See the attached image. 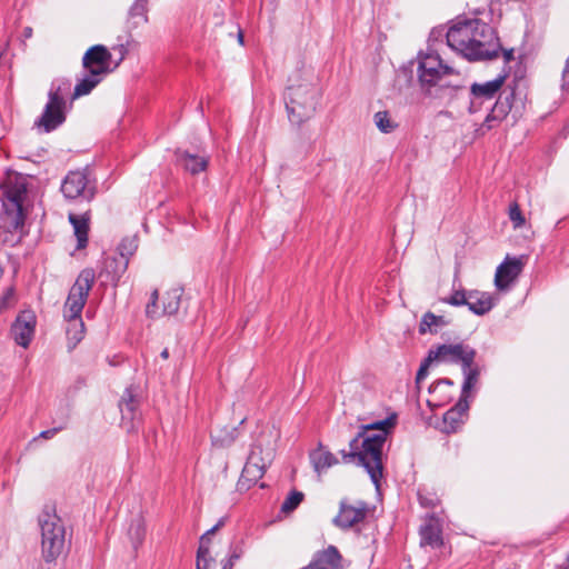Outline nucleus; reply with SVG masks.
<instances>
[{
	"mask_svg": "<svg viewBox=\"0 0 569 569\" xmlns=\"http://www.w3.org/2000/svg\"><path fill=\"white\" fill-rule=\"evenodd\" d=\"M569 74V58L566 60V64L562 71V80H566L567 76Z\"/></svg>",
	"mask_w": 569,
	"mask_h": 569,
	"instance_id": "nucleus-53",
	"label": "nucleus"
},
{
	"mask_svg": "<svg viewBox=\"0 0 569 569\" xmlns=\"http://www.w3.org/2000/svg\"><path fill=\"white\" fill-rule=\"evenodd\" d=\"M138 249L137 237H126L121 240L118 246V253L120 258H124L129 261L130 257L134 254Z\"/></svg>",
	"mask_w": 569,
	"mask_h": 569,
	"instance_id": "nucleus-35",
	"label": "nucleus"
},
{
	"mask_svg": "<svg viewBox=\"0 0 569 569\" xmlns=\"http://www.w3.org/2000/svg\"><path fill=\"white\" fill-rule=\"evenodd\" d=\"M433 397H435V401H436L435 406H443L452 399V397L450 395H445L443 390H441V389Z\"/></svg>",
	"mask_w": 569,
	"mask_h": 569,
	"instance_id": "nucleus-47",
	"label": "nucleus"
},
{
	"mask_svg": "<svg viewBox=\"0 0 569 569\" xmlns=\"http://www.w3.org/2000/svg\"><path fill=\"white\" fill-rule=\"evenodd\" d=\"M60 190L67 200H86L90 202L97 193V186L86 170L69 171L61 182Z\"/></svg>",
	"mask_w": 569,
	"mask_h": 569,
	"instance_id": "nucleus-8",
	"label": "nucleus"
},
{
	"mask_svg": "<svg viewBox=\"0 0 569 569\" xmlns=\"http://www.w3.org/2000/svg\"><path fill=\"white\" fill-rule=\"evenodd\" d=\"M463 373V382L461 387L460 398L468 400L472 389L477 386L480 377V367L473 361H469L468 365L461 367Z\"/></svg>",
	"mask_w": 569,
	"mask_h": 569,
	"instance_id": "nucleus-25",
	"label": "nucleus"
},
{
	"mask_svg": "<svg viewBox=\"0 0 569 569\" xmlns=\"http://www.w3.org/2000/svg\"><path fill=\"white\" fill-rule=\"evenodd\" d=\"M523 268L521 258L509 256L498 266L495 274V286L498 290H507L520 276Z\"/></svg>",
	"mask_w": 569,
	"mask_h": 569,
	"instance_id": "nucleus-16",
	"label": "nucleus"
},
{
	"mask_svg": "<svg viewBox=\"0 0 569 569\" xmlns=\"http://www.w3.org/2000/svg\"><path fill=\"white\" fill-rule=\"evenodd\" d=\"M96 280V272L92 268L83 269L71 287L67 297L63 317L64 319L81 318L90 290Z\"/></svg>",
	"mask_w": 569,
	"mask_h": 569,
	"instance_id": "nucleus-7",
	"label": "nucleus"
},
{
	"mask_svg": "<svg viewBox=\"0 0 569 569\" xmlns=\"http://www.w3.org/2000/svg\"><path fill=\"white\" fill-rule=\"evenodd\" d=\"M216 531H218V529H217V527L213 526L211 529L207 530L200 537L199 547H198V556H199V558L203 557V555H206V553H210V551H209V543H210L209 536L213 535Z\"/></svg>",
	"mask_w": 569,
	"mask_h": 569,
	"instance_id": "nucleus-42",
	"label": "nucleus"
},
{
	"mask_svg": "<svg viewBox=\"0 0 569 569\" xmlns=\"http://www.w3.org/2000/svg\"><path fill=\"white\" fill-rule=\"evenodd\" d=\"M385 433H366L359 430L357 436L349 441L350 450H340L345 463L356 462L368 472L376 488L380 487L382 478V447Z\"/></svg>",
	"mask_w": 569,
	"mask_h": 569,
	"instance_id": "nucleus-1",
	"label": "nucleus"
},
{
	"mask_svg": "<svg viewBox=\"0 0 569 569\" xmlns=\"http://www.w3.org/2000/svg\"><path fill=\"white\" fill-rule=\"evenodd\" d=\"M13 295V288H8L6 295L3 296V299H8Z\"/></svg>",
	"mask_w": 569,
	"mask_h": 569,
	"instance_id": "nucleus-59",
	"label": "nucleus"
},
{
	"mask_svg": "<svg viewBox=\"0 0 569 569\" xmlns=\"http://www.w3.org/2000/svg\"><path fill=\"white\" fill-rule=\"evenodd\" d=\"M67 419L64 420V422L58 427H54V428H51V429H48V430H44L40 433V437L41 438H44V439H50L52 438L54 435H57L59 431L66 429L67 427Z\"/></svg>",
	"mask_w": 569,
	"mask_h": 569,
	"instance_id": "nucleus-46",
	"label": "nucleus"
},
{
	"mask_svg": "<svg viewBox=\"0 0 569 569\" xmlns=\"http://www.w3.org/2000/svg\"><path fill=\"white\" fill-rule=\"evenodd\" d=\"M68 322L66 333L68 339V348L72 350L84 337V322L82 318L66 319Z\"/></svg>",
	"mask_w": 569,
	"mask_h": 569,
	"instance_id": "nucleus-28",
	"label": "nucleus"
},
{
	"mask_svg": "<svg viewBox=\"0 0 569 569\" xmlns=\"http://www.w3.org/2000/svg\"><path fill=\"white\" fill-rule=\"evenodd\" d=\"M450 387V388H453L455 386V382L449 379V378H441V379H438L437 381H435L430 387H429V393H431L432 396H436L440 389L442 387Z\"/></svg>",
	"mask_w": 569,
	"mask_h": 569,
	"instance_id": "nucleus-44",
	"label": "nucleus"
},
{
	"mask_svg": "<svg viewBox=\"0 0 569 569\" xmlns=\"http://www.w3.org/2000/svg\"><path fill=\"white\" fill-rule=\"evenodd\" d=\"M429 350L436 362L460 365L461 367L473 361L477 356L476 349L463 342L438 345Z\"/></svg>",
	"mask_w": 569,
	"mask_h": 569,
	"instance_id": "nucleus-10",
	"label": "nucleus"
},
{
	"mask_svg": "<svg viewBox=\"0 0 569 569\" xmlns=\"http://www.w3.org/2000/svg\"><path fill=\"white\" fill-rule=\"evenodd\" d=\"M375 123L377 128L383 133H390L397 127L396 123L390 119L387 111H378L375 114Z\"/></svg>",
	"mask_w": 569,
	"mask_h": 569,
	"instance_id": "nucleus-36",
	"label": "nucleus"
},
{
	"mask_svg": "<svg viewBox=\"0 0 569 569\" xmlns=\"http://www.w3.org/2000/svg\"><path fill=\"white\" fill-rule=\"evenodd\" d=\"M469 290H455L449 297L441 298L440 301L453 307H461L468 303Z\"/></svg>",
	"mask_w": 569,
	"mask_h": 569,
	"instance_id": "nucleus-37",
	"label": "nucleus"
},
{
	"mask_svg": "<svg viewBox=\"0 0 569 569\" xmlns=\"http://www.w3.org/2000/svg\"><path fill=\"white\" fill-rule=\"evenodd\" d=\"M237 438V429L232 428L230 432L212 436L213 442L220 447L230 446Z\"/></svg>",
	"mask_w": 569,
	"mask_h": 569,
	"instance_id": "nucleus-43",
	"label": "nucleus"
},
{
	"mask_svg": "<svg viewBox=\"0 0 569 569\" xmlns=\"http://www.w3.org/2000/svg\"><path fill=\"white\" fill-rule=\"evenodd\" d=\"M468 400L459 398L458 402L443 415L440 430L447 435L458 432L468 417Z\"/></svg>",
	"mask_w": 569,
	"mask_h": 569,
	"instance_id": "nucleus-17",
	"label": "nucleus"
},
{
	"mask_svg": "<svg viewBox=\"0 0 569 569\" xmlns=\"http://www.w3.org/2000/svg\"><path fill=\"white\" fill-rule=\"evenodd\" d=\"M211 566H216V560L210 557L209 553L203 555V557H200L197 555V569H210Z\"/></svg>",
	"mask_w": 569,
	"mask_h": 569,
	"instance_id": "nucleus-45",
	"label": "nucleus"
},
{
	"mask_svg": "<svg viewBox=\"0 0 569 569\" xmlns=\"http://www.w3.org/2000/svg\"><path fill=\"white\" fill-rule=\"evenodd\" d=\"M466 306L472 313L483 316L493 308V301L488 292L469 290L468 303Z\"/></svg>",
	"mask_w": 569,
	"mask_h": 569,
	"instance_id": "nucleus-23",
	"label": "nucleus"
},
{
	"mask_svg": "<svg viewBox=\"0 0 569 569\" xmlns=\"http://www.w3.org/2000/svg\"><path fill=\"white\" fill-rule=\"evenodd\" d=\"M563 87L569 89V79L563 80Z\"/></svg>",
	"mask_w": 569,
	"mask_h": 569,
	"instance_id": "nucleus-62",
	"label": "nucleus"
},
{
	"mask_svg": "<svg viewBox=\"0 0 569 569\" xmlns=\"http://www.w3.org/2000/svg\"><path fill=\"white\" fill-rule=\"evenodd\" d=\"M241 557V550L234 549L228 560H232V562H236Z\"/></svg>",
	"mask_w": 569,
	"mask_h": 569,
	"instance_id": "nucleus-52",
	"label": "nucleus"
},
{
	"mask_svg": "<svg viewBox=\"0 0 569 569\" xmlns=\"http://www.w3.org/2000/svg\"><path fill=\"white\" fill-rule=\"evenodd\" d=\"M41 530L42 556L47 562L56 560L64 550L66 528L54 506L46 505L38 517Z\"/></svg>",
	"mask_w": 569,
	"mask_h": 569,
	"instance_id": "nucleus-3",
	"label": "nucleus"
},
{
	"mask_svg": "<svg viewBox=\"0 0 569 569\" xmlns=\"http://www.w3.org/2000/svg\"><path fill=\"white\" fill-rule=\"evenodd\" d=\"M139 24V21H133V26L137 27Z\"/></svg>",
	"mask_w": 569,
	"mask_h": 569,
	"instance_id": "nucleus-63",
	"label": "nucleus"
},
{
	"mask_svg": "<svg viewBox=\"0 0 569 569\" xmlns=\"http://www.w3.org/2000/svg\"><path fill=\"white\" fill-rule=\"evenodd\" d=\"M509 219L516 229L523 227L526 223L525 216L517 202H512L509 206Z\"/></svg>",
	"mask_w": 569,
	"mask_h": 569,
	"instance_id": "nucleus-41",
	"label": "nucleus"
},
{
	"mask_svg": "<svg viewBox=\"0 0 569 569\" xmlns=\"http://www.w3.org/2000/svg\"><path fill=\"white\" fill-rule=\"evenodd\" d=\"M128 17L130 20H134L137 18L141 19L143 23L148 22V0H134L132 6L128 11Z\"/></svg>",
	"mask_w": 569,
	"mask_h": 569,
	"instance_id": "nucleus-34",
	"label": "nucleus"
},
{
	"mask_svg": "<svg viewBox=\"0 0 569 569\" xmlns=\"http://www.w3.org/2000/svg\"><path fill=\"white\" fill-rule=\"evenodd\" d=\"M111 62V53L107 47L102 44H96L89 48L83 58L82 66L84 70L93 76H106L108 74Z\"/></svg>",
	"mask_w": 569,
	"mask_h": 569,
	"instance_id": "nucleus-13",
	"label": "nucleus"
},
{
	"mask_svg": "<svg viewBox=\"0 0 569 569\" xmlns=\"http://www.w3.org/2000/svg\"><path fill=\"white\" fill-rule=\"evenodd\" d=\"M477 31L478 34L471 37L470 46H468L471 52H475V56L465 53V58L469 61H486L498 58L501 43L496 30L479 19ZM472 34L476 33L473 32Z\"/></svg>",
	"mask_w": 569,
	"mask_h": 569,
	"instance_id": "nucleus-6",
	"label": "nucleus"
},
{
	"mask_svg": "<svg viewBox=\"0 0 569 569\" xmlns=\"http://www.w3.org/2000/svg\"><path fill=\"white\" fill-rule=\"evenodd\" d=\"M310 461L319 476L339 462L332 452L323 450L321 447L310 453Z\"/></svg>",
	"mask_w": 569,
	"mask_h": 569,
	"instance_id": "nucleus-27",
	"label": "nucleus"
},
{
	"mask_svg": "<svg viewBox=\"0 0 569 569\" xmlns=\"http://www.w3.org/2000/svg\"><path fill=\"white\" fill-rule=\"evenodd\" d=\"M433 362H436V359L433 358V356L431 355V351L429 350L427 357L421 362V365L417 371V375H416V386L418 389L420 388V383L427 378L429 367Z\"/></svg>",
	"mask_w": 569,
	"mask_h": 569,
	"instance_id": "nucleus-40",
	"label": "nucleus"
},
{
	"mask_svg": "<svg viewBox=\"0 0 569 569\" xmlns=\"http://www.w3.org/2000/svg\"><path fill=\"white\" fill-rule=\"evenodd\" d=\"M396 425V416L392 415L381 421H377L367 426H361L360 430L368 433L371 430H379L378 433H385V440L387 439L388 430Z\"/></svg>",
	"mask_w": 569,
	"mask_h": 569,
	"instance_id": "nucleus-33",
	"label": "nucleus"
},
{
	"mask_svg": "<svg viewBox=\"0 0 569 569\" xmlns=\"http://www.w3.org/2000/svg\"><path fill=\"white\" fill-rule=\"evenodd\" d=\"M500 52H502L505 63H509L515 59V56H513L515 50L512 48L511 49H502L501 48Z\"/></svg>",
	"mask_w": 569,
	"mask_h": 569,
	"instance_id": "nucleus-49",
	"label": "nucleus"
},
{
	"mask_svg": "<svg viewBox=\"0 0 569 569\" xmlns=\"http://www.w3.org/2000/svg\"><path fill=\"white\" fill-rule=\"evenodd\" d=\"M238 41L240 44H243V33L241 30L238 32Z\"/></svg>",
	"mask_w": 569,
	"mask_h": 569,
	"instance_id": "nucleus-61",
	"label": "nucleus"
},
{
	"mask_svg": "<svg viewBox=\"0 0 569 569\" xmlns=\"http://www.w3.org/2000/svg\"><path fill=\"white\" fill-rule=\"evenodd\" d=\"M367 513V502L358 501L356 506H352L348 503L347 499H342L339 505V512L332 521L336 527L347 530L362 522Z\"/></svg>",
	"mask_w": 569,
	"mask_h": 569,
	"instance_id": "nucleus-14",
	"label": "nucleus"
},
{
	"mask_svg": "<svg viewBox=\"0 0 569 569\" xmlns=\"http://www.w3.org/2000/svg\"><path fill=\"white\" fill-rule=\"evenodd\" d=\"M224 525V518H221L216 525L214 527H217V529L219 530L222 526Z\"/></svg>",
	"mask_w": 569,
	"mask_h": 569,
	"instance_id": "nucleus-60",
	"label": "nucleus"
},
{
	"mask_svg": "<svg viewBox=\"0 0 569 569\" xmlns=\"http://www.w3.org/2000/svg\"><path fill=\"white\" fill-rule=\"evenodd\" d=\"M436 86H439L441 89H451V90L459 88L458 84H453L450 81H446L445 76H442V80L439 83H437Z\"/></svg>",
	"mask_w": 569,
	"mask_h": 569,
	"instance_id": "nucleus-50",
	"label": "nucleus"
},
{
	"mask_svg": "<svg viewBox=\"0 0 569 569\" xmlns=\"http://www.w3.org/2000/svg\"><path fill=\"white\" fill-rule=\"evenodd\" d=\"M178 162L191 174H198L208 167V158L178 149L176 151Z\"/></svg>",
	"mask_w": 569,
	"mask_h": 569,
	"instance_id": "nucleus-24",
	"label": "nucleus"
},
{
	"mask_svg": "<svg viewBox=\"0 0 569 569\" xmlns=\"http://www.w3.org/2000/svg\"><path fill=\"white\" fill-rule=\"evenodd\" d=\"M37 325L36 315L31 310L21 311L13 321L10 333L14 342L27 348L34 335Z\"/></svg>",
	"mask_w": 569,
	"mask_h": 569,
	"instance_id": "nucleus-15",
	"label": "nucleus"
},
{
	"mask_svg": "<svg viewBox=\"0 0 569 569\" xmlns=\"http://www.w3.org/2000/svg\"><path fill=\"white\" fill-rule=\"evenodd\" d=\"M139 407V399L134 392V388L132 386L124 389L123 395L119 401V408L121 412L122 420H129L132 423L137 418Z\"/></svg>",
	"mask_w": 569,
	"mask_h": 569,
	"instance_id": "nucleus-22",
	"label": "nucleus"
},
{
	"mask_svg": "<svg viewBox=\"0 0 569 569\" xmlns=\"http://www.w3.org/2000/svg\"><path fill=\"white\" fill-rule=\"evenodd\" d=\"M448 325L449 320H447L443 316H437L431 311H427L421 318L419 325V333H437V329L433 327H446Z\"/></svg>",
	"mask_w": 569,
	"mask_h": 569,
	"instance_id": "nucleus-29",
	"label": "nucleus"
},
{
	"mask_svg": "<svg viewBox=\"0 0 569 569\" xmlns=\"http://www.w3.org/2000/svg\"><path fill=\"white\" fill-rule=\"evenodd\" d=\"M420 546L437 549L443 546L442 527L438 518L429 517L419 529Z\"/></svg>",
	"mask_w": 569,
	"mask_h": 569,
	"instance_id": "nucleus-19",
	"label": "nucleus"
},
{
	"mask_svg": "<svg viewBox=\"0 0 569 569\" xmlns=\"http://www.w3.org/2000/svg\"><path fill=\"white\" fill-rule=\"evenodd\" d=\"M101 76H93L89 72L78 81L72 94L73 99L89 94L102 80Z\"/></svg>",
	"mask_w": 569,
	"mask_h": 569,
	"instance_id": "nucleus-30",
	"label": "nucleus"
},
{
	"mask_svg": "<svg viewBox=\"0 0 569 569\" xmlns=\"http://www.w3.org/2000/svg\"><path fill=\"white\" fill-rule=\"evenodd\" d=\"M146 313L149 317H154L157 315V302L150 300L147 305Z\"/></svg>",
	"mask_w": 569,
	"mask_h": 569,
	"instance_id": "nucleus-51",
	"label": "nucleus"
},
{
	"mask_svg": "<svg viewBox=\"0 0 569 569\" xmlns=\"http://www.w3.org/2000/svg\"><path fill=\"white\" fill-rule=\"evenodd\" d=\"M160 356H161L162 359H168L169 358V350H168V348H164L161 351Z\"/></svg>",
	"mask_w": 569,
	"mask_h": 569,
	"instance_id": "nucleus-58",
	"label": "nucleus"
},
{
	"mask_svg": "<svg viewBox=\"0 0 569 569\" xmlns=\"http://www.w3.org/2000/svg\"><path fill=\"white\" fill-rule=\"evenodd\" d=\"M418 497H419V502H420V505L422 507H427V508H435L436 507L435 499L426 498L421 493H419Z\"/></svg>",
	"mask_w": 569,
	"mask_h": 569,
	"instance_id": "nucleus-48",
	"label": "nucleus"
},
{
	"mask_svg": "<svg viewBox=\"0 0 569 569\" xmlns=\"http://www.w3.org/2000/svg\"><path fill=\"white\" fill-rule=\"evenodd\" d=\"M158 299H159V292H158V290H153L151 293L150 300L158 302Z\"/></svg>",
	"mask_w": 569,
	"mask_h": 569,
	"instance_id": "nucleus-56",
	"label": "nucleus"
},
{
	"mask_svg": "<svg viewBox=\"0 0 569 569\" xmlns=\"http://www.w3.org/2000/svg\"><path fill=\"white\" fill-rule=\"evenodd\" d=\"M264 472L261 467L254 466L253 462L246 461L241 477L248 481L256 482L263 477Z\"/></svg>",
	"mask_w": 569,
	"mask_h": 569,
	"instance_id": "nucleus-39",
	"label": "nucleus"
},
{
	"mask_svg": "<svg viewBox=\"0 0 569 569\" xmlns=\"http://www.w3.org/2000/svg\"><path fill=\"white\" fill-rule=\"evenodd\" d=\"M128 266V260L124 258H120L119 256H107L103 259L99 277L104 278L106 282H110L116 287L127 271Z\"/></svg>",
	"mask_w": 569,
	"mask_h": 569,
	"instance_id": "nucleus-18",
	"label": "nucleus"
},
{
	"mask_svg": "<svg viewBox=\"0 0 569 569\" xmlns=\"http://www.w3.org/2000/svg\"><path fill=\"white\" fill-rule=\"evenodd\" d=\"M272 458V451L267 450L264 456H262V449L258 445H253L248 458L247 462H253L254 466L261 467L266 471L267 466L270 463Z\"/></svg>",
	"mask_w": 569,
	"mask_h": 569,
	"instance_id": "nucleus-32",
	"label": "nucleus"
},
{
	"mask_svg": "<svg viewBox=\"0 0 569 569\" xmlns=\"http://www.w3.org/2000/svg\"><path fill=\"white\" fill-rule=\"evenodd\" d=\"M234 566V562H232V560H227L223 566H222V569H232Z\"/></svg>",
	"mask_w": 569,
	"mask_h": 569,
	"instance_id": "nucleus-55",
	"label": "nucleus"
},
{
	"mask_svg": "<svg viewBox=\"0 0 569 569\" xmlns=\"http://www.w3.org/2000/svg\"><path fill=\"white\" fill-rule=\"evenodd\" d=\"M513 99V90L509 93H506L505 96H499L495 104L491 107L490 112L486 117L483 126L487 127V129H491L495 126L492 122L502 121L510 112Z\"/></svg>",
	"mask_w": 569,
	"mask_h": 569,
	"instance_id": "nucleus-20",
	"label": "nucleus"
},
{
	"mask_svg": "<svg viewBox=\"0 0 569 569\" xmlns=\"http://www.w3.org/2000/svg\"><path fill=\"white\" fill-rule=\"evenodd\" d=\"M146 521L143 517L138 513L136 515L128 527L127 536L132 545L134 551L142 545L146 537Z\"/></svg>",
	"mask_w": 569,
	"mask_h": 569,
	"instance_id": "nucleus-26",
	"label": "nucleus"
},
{
	"mask_svg": "<svg viewBox=\"0 0 569 569\" xmlns=\"http://www.w3.org/2000/svg\"><path fill=\"white\" fill-rule=\"evenodd\" d=\"M301 491L292 490L281 505V511L284 513L293 511L303 500Z\"/></svg>",
	"mask_w": 569,
	"mask_h": 569,
	"instance_id": "nucleus-38",
	"label": "nucleus"
},
{
	"mask_svg": "<svg viewBox=\"0 0 569 569\" xmlns=\"http://www.w3.org/2000/svg\"><path fill=\"white\" fill-rule=\"evenodd\" d=\"M509 72L503 71L496 79L485 83H472L470 87V106L471 113L478 112L485 101L492 100L505 83Z\"/></svg>",
	"mask_w": 569,
	"mask_h": 569,
	"instance_id": "nucleus-12",
	"label": "nucleus"
},
{
	"mask_svg": "<svg viewBox=\"0 0 569 569\" xmlns=\"http://www.w3.org/2000/svg\"><path fill=\"white\" fill-rule=\"evenodd\" d=\"M23 34H24V37H26V38L31 37V34H32V29H31L30 27L24 28V30H23Z\"/></svg>",
	"mask_w": 569,
	"mask_h": 569,
	"instance_id": "nucleus-57",
	"label": "nucleus"
},
{
	"mask_svg": "<svg viewBox=\"0 0 569 569\" xmlns=\"http://www.w3.org/2000/svg\"><path fill=\"white\" fill-rule=\"evenodd\" d=\"M27 193L24 182H9L2 190V208L0 227L8 232L21 231L24 227L26 213L23 200Z\"/></svg>",
	"mask_w": 569,
	"mask_h": 569,
	"instance_id": "nucleus-4",
	"label": "nucleus"
},
{
	"mask_svg": "<svg viewBox=\"0 0 569 569\" xmlns=\"http://www.w3.org/2000/svg\"><path fill=\"white\" fill-rule=\"evenodd\" d=\"M453 70L445 66L437 53H427L420 57L418 77L421 86L433 87L442 80V76L451 74Z\"/></svg>",
	"mask_w": 569,
	"mask_h": 569,
	"instance_id": "nucleus-11",
	"label": "nucleus"
},
{
	"mask_svg": "<svg viewBox=\"0 0 569 569\" xmlns=\"http://www.w3.org/2000/svg\"><path fill=\"white\" fill-rule=\"evenodd\" d=\"M90 210H87L82 214H76L70 212L68 220L73 227L74 236L77 238V249H84L88 244V236L90 230Z\"/></svg>",
	"mask_w": 569,
	"mask_h": 569,
	"instance_id": "nucleus-21",
	"label": "nucleus"
},
{
	"mask_svg": "<svg viewBox=\"0 0 569 569\" xmlns=\"http://www.w3.org/2000/svg\"><path fill=\"white\" fill-rule=\"evenodd\" d=\"M477 24H479L478 18H458L447 32L448 46L462 57H465V53L475 56V52H471L468 46H470L472 33L478 34Z\"/></svg>",
	"mask_w": 569,
	"mask_h": 569,
	"instance_id": "nucleus-9",
	"label": "nucleus"
},
{
	"mask_svg": "<svg viewBox=\"0 0 569 569\" xmlns=\"http://www.w3.org/2000/svg\"><path fill=\"white\" fill-rule=\"evenodd\" d=\"M183 290L181 288H173L166 292L163 297V315L172 316L178 312Z\"/></svg>",
	"mask_w": 569,
	"mask_h": 569,
	"instance_id": "nucleus-31",
	"label": "nucleus"
},
{
	"mask_svg": "<svg viewBox=\"0 0 569 569\" xmlns=\"http://www.w3.org/2000/svg\"><path fill=\"white\" fill-rule=\"evenodd\" d=\"M319 98L320 90L312 81L302 80L290 84L284 94L289 121L299 127L311 119L316 113Z\"/></svg>",
	"mask_w": 569,
	"mask_h": 569,
	"instance_id": "nucleus-2",
	"label": "nucleus"
},
{
	"mask_svg": "<svg viewBox=\"0 0 569 569\" xmlns=\"http://www.w3.org/2000/svg\"><path fill=\"white\" fill-rule=\"evenodd\" d=\"M119 51H120V59H119V61H122L123 58H124V54L127 53V49H126V47L123 44H121L119 47Z\"/></svg>",
	"mask_w": 569,
	"mask_h": 569,
	"instance_id": "nucleus-54",
	"label": "nucleus"
},
{
	"mask_svg": "<svg viewBox=\"0 0 569 569\" xmlns=\"http://www.w3.org/2000/svg\"><path fill=\"white\" fill-rule=\"evenodd\" d=\"M70 81L60 80L52 83L48 93V102L41 117L34 122L36 127L43 128L44 132H51L66 121V100L63 93L70 89Z\"/></svg>",
	"mask_w": 569,
	"mask_h": 569,
	"instance_id": "nucleus-5",
	"label": "nucleus"
}]
</instances>
